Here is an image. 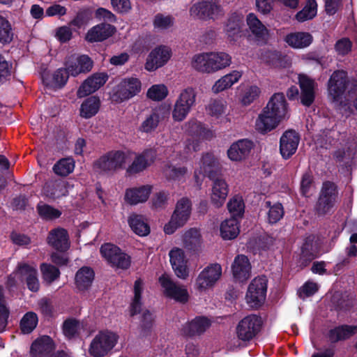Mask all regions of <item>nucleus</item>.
Instances as JSON below:
<instances>
[{
  "mask_svg": "<svg viewBox=\"0 0 357 357\" xmlns=\"http://www.w3.org/2000/svg\"><path fill=\"white\" fill-rule=\"evenodd\" d=\"M64 65L71 73V76L77 77L79 74L89 73L93 68V61L86 54L77 57L72 55L66 59Z\"/></svg>",
  "mask_w": 357,
  "mask_h": 357,
  "instance_id": "17",
  "label": "nucleus"
},
{
  "mask_svg": "<svg viewBox=\"0 0 357 357\" xmlns=\"http://www.w3.org/2000/svg\"><path fill=\"white\" fill-rule=\"evenodd\" d=\"M40 271L43 280L48 284H51L56 280L61 275L59 269L50 264H41Z\"/></svg>",
  "mask_w": 357,
  "mask_h": 357,
  "instance_id": "56",
  "label": "nucleus"
},
{
  "mask_svg": "<svg viewBox=\"0 0 357 357\" xmlns=\"http://www.w3.org/2000/svg\"><path fill=\"white\" fill-rule=\"evenodd\" d=\"M319 257V249L315 241V236L312 234L306 236L301 248L298 259L299 266L304 268L317 257Z\"/></svg>",
  "mask_w": 357,
  "mask_h": 357,
  "instance_id": "19",
  "label": "nucleus"
},
{
  "mask_svg": "<svg viewBox=\"0 0 357 357\" xmlns=\"http://www.w3.org/2000/svg\"><path fill=\"white\" fill-rule=\"evenodd\" d=\"M55 349L52 339L44 335L33 342L30 348V353L35 357H45L50 355Z\"/></svg>",
  "mask_w": 357,
  "mask_h": 357,
  "instance_id": "33",
  "label": "nucleus"
},
{
  "mask_svg": "<svg viewBox=\"0 0 357 357\" xmlns=\"http://www.w3.org/2000/svg\"><path fill=\"white\" fill-rule=\"evenodd\" d=\"M338 202L337 185L333 181H324L314 205V211L319 216L332 214L335 211Z\"/></svg>",
  "mask_w": 357,
  "mask_h": 357,
  "instance_id": "5",
  "label": "nucleus"
},
{
  "mask_svg": "<svg viewBox=\"0 0 357 357\" xmlns=\"http://www.w3.org/2000/svg\"><path fill=\"white\" fill-rule=\"evenodd\" d=\"M231 271L235 281L246 282L251 273V264L248 257L244 255L236 256L231 265Z\"/></svg>",
  "mask_w": 357,
  "mask_h": 357,
  "instance_id": "23",
  "label": "nucleus"
},
{
  "mask_svg": "<svg viewBox=\"0 0 357 357\" xmlns=\"http://www.w3.org/2000/svg\"><path fill=\"white\" fill-rule=\"evenodd\" d=\"M128 222L133 232L139 236H145L150 233V227L141 215H131L128 218Z\"/></svg>",
  "mask_w": 357,
  "mask_h": 357,
  "instance_id": "42",
  "label": "nucleus"
},
{
  "mask_svg": "<svg viewBox=\"0 0 357 357\" xmlns=\"http://www.w3.org/2000/svg\"><path fill=\"white\" fill-rule=\"evenodd\" d=\"M264 57L267 63L275 68H285L288 64L287 56L278 51L266 52Z\"/></svg>",
  "mask_w": 357,
  "mask_h": 357,
  "instance_id": "52",
  "label": "nucleus"
},
{
  "mask_svg": "<svg viewBox=\"0 0 357 357\" xmlns=\"http://www.w3.org/2000/svg\"><path fill=\"white\" fill-rule=\"evenodd\" d=\"M14 37V31L9 20L0 15V44H10Z\"/></svg>",
  "mask_w": 357,
  "mask_h": 357,
  "instance_id": "50",
  "label": "nucleus"
},
{
  "mask_svg": "<svg viewBox=\"0 0 357 357\" xmlns=\"http://www.w3.org/2000/svg\"><path fill=\"white\" fill-rule=\"evenodd\" d=\"M142 282L137 279L134 283V298L130 305V314L134 317L140 314L142 307V294L143 291Z\"/></svg>",
  "mask_w": 357,
  "mask_h": 357,
  "instance_id": "45",
  "label": "nucleus"
},
{
  "mask_svg": "<svg viewBox=\"0 0 357 357\" xmlns=\"http://www.w3.org/2000/svg\"><path fill=\"white\" fill-rule=\"evenodd\" d=\"M196 96L195 90L192 87L182 91L172 111V118L175 121H182L185 119L195 103Z\"/></svg>",
  "mask_w": 357,
  "mask_h": 357,
  "instance_id": "9",
  "label": "nucleus"
},
{
  "mask_svg": "<svg viewBox=\"0 0 357 357\" xmlns=\"http://www.w3.org/2000/svg\"><path fill=\"white\" fill-rule=\"evenodd\" d=\"M95 272L89 266H84L78 269L75 275V285L81 292L88 291L94 280Z\"/></svg>",
  "mask_w": 357,
  "mask_h": 357,
  "instance_id": "31",
  "label": "nucleus"
},
{
  "mask_svg": "<svg viewBox=\"0 0 357 357\" xmlns=\"http://www.w3.org/2000/svg\"><path fill=\"white\" fill-rule=\"evenodd\" d=\"M227 208L231 213V218H242L245 212V204L242 197L235 195L227 204Z\"/></svg>",
  "mask_w": 357,
  "mask_h": 357,
  "instance_id": "53",
  "label": "nucleus"
},
{
  "mask_svg": "<svg viewBox=\"0 0 357 357\" xmlns=\"http://www.w3.org/2000/svg\"><path fill=\"white\" fill-rule=\"evenodd\" d=\"M117 339L114 333L111 332H100L92 340L89 353L93 357H103L113 349Z\"/></svg>",
  "mask_w": 357,
  "mask_h": 357,
  "instance_id": "12",
  "label": "nucleus"
},
{
  "mask_svg": "<svg viewBox=\"0 0 357 357\" xmlns=\"http://www.w3.org/2000/svg\"><path fill=\"white\" fill-rule=\"evenodd\" d=\"M156 159V151L153 149H145L137 155L132 163L127 167L126 173L128 175H135L142 172L151 166Z\"/></svg>",
  "mask_w": 357,
  "mask_h": 357,
  "instance_id": "16",
  "label": "nucleus"
},
{
  "mask_svg": "<svg viewBox=\"0 0 357 357\" xmlns=\"http://www.w3.org/2000/svg\"><path fill=\"white\" fill-rule=\"evenodd\" d=\"M91 17V12L88 8H82L78 10L76 16L71 20L70 25L81 28L86 24Z\"/></svg>",
  "mask_w": 357,
  "mask_h": 357,
  "instance_id": "62",
  "label": "nucleus"
},
{
  "mask_svg": "<svg viewBox=\"0 0 357 357\" xmlns=\"http://www.w3.org/2000/svg\"><path fill=\"white\" fill-rule=\"evenodd\" d=\"M211 325V320L204 316H198L188 322L183 328V334L188 337L200 335Z\"/></svg>",
  "mask_w": 357,
  "mask_h": 357,
  "instance_id": "32",
  "label": "nucleus"
},
{
  "mask_svg": "<svg viewBox=\"0 0 357 357\" xmlns=\"http://www.w3.org/2000/svg\"><path fill=\"white\" fill-rule=\"evenodd\" d=\"M187 172L185 167H176L172 165H167L164 169V174L167 180L176 181L183 177Z\"/></svg>",
  "mask_w": 357,
  "mask_h": 357,
  "instance_id": "63",
  "label": "nucleus"
},
{
  "mask_svg": "<svg viewBox=\"0 0 357 357\" xmlns=\"http://www.w3.org/2000/svg\"><path fill=\"white\" fill-rule=\"evenodd\" d=\"M188 133L201 139H210L213 137L212 132L204 124L197 121L191 120L188 124Z\"/></svg>",
  "mask_w": 357,
  "mask_h": 357,
  "instance_id": "43",
  "label": "nucleus"
},
{
  "mask_svg": "<svg viewBox=\"0 0 357 357\" xmlns=\"http://www.w3.org/2000/svg\"><path fill=\"white\" fill-rule=\"evenodd\" d=\"M159 283L164 289V295L177 302L185 303L188 301L189 294L183 286L176 284L170 276L166 273L162 274L158 278Z\"/></svg>",
  "mask_w": 357,
  "mask_h": 357,
  "instance_id": "13",
  "label": "nucleus"
},
{
  "mask_svg": "<svg viewBox=\"0 0 357 357\" xmlns=\"http://www.w3.org/2000/svg\"><path fill=\"white\" fill-rule=\"evenodd\" d=\"M222 275V267L218 264H213L206 267L196 279V287L202 291L212 287Z\"/></svg>",
  "mask_w": 357,
  "mask_h": 357,
  "instance_id": "18",
  "label": "nucleus"
},
{
  "mask_svg": "<svg viewBox=\"0 0 357 357\" xmlns=\"http://www.w3.org/2000/svg\"><path fill=\"white\" fill-rule=\"evenodd\" d=\"M314 185V178L311 171L305 172L301 176L300 193L303 197H309L311 189Z\"/></svg>",
  "mask_w": 357,
  "mask_h": 357,
  "instance_id": "59",
  "label": "nucleus"
},
{
  "mask_svg": "<svg viewBox=\"0 0 357 357\" xmlns=\"http://www.w3.org/2000/svg\"><path fill=\"white\" fill-rule=\"evenodd\" d=\"M63 333L66 337L70 340L79 333V321L75 318L66 319L62 324Z\"/></svg>",
  "mask_w": 357,
  "mask_h": 357,
  "instance_id": "57",
  "label": "nucleus"
},
{
  "mask_svg": "<svg viewBox=\"0 0 357 357\" xmlns=\"http://www.w3.org/2000/svg\"><path fill=\"white\" fill-rule=\"evenodd\" d=\"M201 168L208 178H215L220 173L218 161L213 154L210 153H206L202 155Z\"/></svg>",
  "mask_w": 357,
  "mask_h": 357,
  "instance_id": "38",
  "label": "nucleus"
},
{
  "mask_svg": "<svg viewBox=\"0 0 357 357\" xmlns=\"http://www.w3.org/2000/svg\"><path fill=\"white\" fill-rule=\"evenodd\" d=\"M168 95V89L164 84H155L151 86L148 91L147 97L155 101L164 100Z\"/></svg>",
  "mask_w": 357,
  "mask_h": 357,
  "instance_id": "60",
  "label": "nucleus"
},
{
  "mask_svg": "<svg viewBox=\"0 0 357 357\" xmlns=\"http://www.w3.org/2000/svg\"><path fill=\"white\" fill-rule=\"evenodd\" d=\"M152 191V186L144 185L139 187L128 188L125 192L124 199L130 205H136L147 201Z\"/></svg>",
  "mask_w": 357,
  "mask_h": 357,
  "instance_id": "29",
  "label": "nucleus"
},
{
  "mask_svg": "<svg viewBox=\"0 0 357 357\" xmlns=\"http://www.w3.org/2000/svg\"><path fill=\"white\" fill-rule=\"evenodd\" d=\"M38 317L36 313L32 311L26 312L20 321V328L22 334H30L36 328Z\"/></svg>",
  "mask_w": 357,
  "mask_h": 357,
  "instance_id": "48",
  "label": "nucleus"
},
{
  "mask_svg": "<svg viewBox=\"0 0 357 357\" xmlns=\"http://www.w3.org/2000/svg\"><path fill=\"white\" fill-rule=\"evenodd\" d=\"M327 91L332 102H341L345 95L351 96L357 93V78L349 77L344 70H336L328 80Z\"/></svg>",
  "mask_w": 357,
  "mask_h": 357,
  "instance_id": "2",
  "label": "nucleus"
},
{
  "mask_svg": "<svg viewBox=\"0 0 357 357\" xmlns=\"http://www.w3.org/2000/svg\"><path fill=\"white\" fill-rule=\"evenodd\" d=\"M254 146V142L250 139H239L230 146L227 151V155L233 161L245 160L250 155Z\"/></svg>",
  "mask_w": 357,
  "mask_h": 357,
  "instance_id": "24",
  "label": "nucleus"
},
{
  "mask_svg": "<svg viewBox=\"0 0 357 357\" xmlns=\"http://www.w3.org/2000/svg\"><path fill=\"white\" fill-rule=\"evenodd\" d=\"M139 316V328L140 334L143 336L150 335L155 324V315L149 310H141Z\"/></svg>",
  "mask_w": 357,
  "mask_h": 357,
  "instance_id": "39",
  "label": "nucleus"
},
{
  "mask_svg": "<svg viewBox=\"0 0 357 357\" xmlns=\"http://www.w3.org/2000/svg\"><path fill=\"white\" fill-rule=\"evenodd\" d=\"M116 32V28L107 22H101L88 30L85 39L93 43L102 42L112 37Z\"/></svg>",
  "mask_w": 357,
  "mask_h": 357,
  "instance_id": "22",
  "label": "nucleus"
},
{
  "mask_svg": "<svg viewBox=\"0 0 357 357\" xmlns=\"http://www.w3.org/2000/svg\"><path fill=\"white\" fill-rule=\"evenodd\" d=\"M127 155L122 150H112L93 162V171L99 175L108 176L125 167Z\"/></svg>",
  "mask_w": 357,
  "mask_h": 357,
  "instance_id": "4",
  "label": "nucleus"
},
{
  "mask_svg": "<svg viewBox=\"0 0 357 357\" xmlns=\"http://www.w3.org/2000/svg\"><path fill=\"white\" fill-rule=\"evenodd\" d=\"M268 280L262 275L255 278L249 284L246 294L248 303L255 308L261 307L266 297Z\"/></svg>",
  "mask_w": 357,
  "mask_h": 357,
  "instance_id": "10",
  "label": "nucleus"
},
{
  "mask_svg": "<svg viewBox=\"0 0 357 357\" xmlns=\"http://www.w3.org/2000/svg\"><path fill=\"white\" fill-rule=\"evenodd\" d=\"M266 204L269 207L267 213V220L270 224L277 223L284 215V208L282 204L277 203L271 206V202H266Z\"/></svg>",
  "mask_w": 357,
  "mask_h": 357,
  "instance_id": "58",
  "label": "nucleus"
},
{
  "mask_svg": "<svg viewBox=\"0 0 357 357\" xmlns=\"http://www.w3.org/2000/svg\"><path fill=\"white\" fill-rule=\"evenodd\" d=\"M169 261L176 275L181 279H185L188 276L187 260L184 251L178 248H174L170 250Z\"/></svg>",
  "mask_w": 357,
  "mask_h": 357,
  "instance_id": "25",
  "label": "nucleus"
},
{
  "mask_svg": "<svg viewBox=\"0 0 357 357\" xmlns=\"http://www.w3.org/2000/svg\"><path fill=\"white\" fill-rule=\"evenodd\" d=\"M300 141V136L294 130L285 131L280 139V152L282 158H290L296 151Z\"/></svg>",
  "mask_w": 357,
  "mask_h": 357,
  "instance_id": "21",
  "label": "nucleus"
},
{
  "mask_svg": "<svg viewBox=\"0 0 357 357\" xmlns=\"http://www.w3.org/2000/svg\"><path fill=\"white\" fill-rule=\"evenodd\" d=\"M231 61V57L227 53L208 52L195 55L192 66L199 72L211 73L225 68Z\"/></svg>",
  "mask_w": 357,
  "mask_h": 357,
  "instance_id": "3",
  "label": "nucleus"
},
{
  "mask_svg": "<svg viewBox=\"0 0 357 357\" xmlns=\"http://www.w3.org/2000/svg\"><path fill=\"white\" fill-rule=\"evenodd\" d=\"M248 26L257 39H263L268 32L266 27L254 13H249L246 18Z\"/></svg>",
  "mask_w": 357,
  "mask_h": 357,
  "instance_id": "46",
  "label": "nucleus"
},
{
  "mask_svg": "<svg viewBox=\"0 0 357 357\" xmlns=\"http://www.w3.org/2000/svg\"><path fill=\"white\" fill-rule=\"evenodd\" d=\"M243 16L236 12L231 13L224 24V32L230 41H236L241 36Z\"/></svg>",
  "mask_w": 357,
  "mask_h": 357,
  "instance_id": "26",
  "label": "nucleus"
},
{
  "mask_svg": "<svg viewBox=\"0 0 357 357\" xmlns=\"http://www.w3.org/2000/svg\"><path fill=\"white\" fill-rule=\"evenodd\" d=\"M10 310L6 305L4 288L0 285V332L3 331L8 323Z\"/></svg>",
  "mask_w": 357,
  "mask_h": 357,
  "instance_id": "55",
  "label": "nucleus"
},
{
  "mask_svg": "<svg viewBox=\"0 0 357 357\" xmlns=\"http://www.w3.org/2000/svg\"><path fill=\"white\" fill-rule=\"evenodd\" d=\"M352 48V42L348 38H342L335 44V50L339 55L345 56L348 54Z\"/></svg>",
  "mask_w": 357,
  "mask_h": 357,
  "instance_id": "64",
  "label": "nucleus"
},
{
  "mask_svg": "<svg viewBox=\"0 0 357 357\" xmlns=\"http://www.w3.org/2000/svg\"><path fill=\"white\" fill-rule=\"evenodd\" d=\"M142 88L140 80L135 77L123 79L116 87L113 100L118 102L128 100L137 95Z\"/></svg>",
  "mask_w": 357,
  "mask_h": 357,
  "instance_id": "14",
  "label": "nucleus"
},
{
  "mask_svg": "<svg viewBox=\"0 0 357 357\" xmlns=\"http://www.w3.org/2000/svg\"><path fill=\"white\" fill-rule=\"evenodd\" d=\"M317 3L316 0H307L303 8L298 12L295 16L299 22L312 20L317 15Z\"/></svg>",
  "mask_w": 357,
  "mask_h": 357,
  "instance_id": "51",
  "label": "nucleus"
},
{
  "mask_svg": "<svg viewBox=\"0 0 357 357\" xmlns=\"http://www.w3.org/2000/svg\"><path fill=\"white\" fill-rule=\"evenodd\" d=\"M191 207V201L187 197H183L177 202L170 220L164 227L166 234H172L177 229L184 226L190 216Z\"/></svg>",
  "mask_w": 357,
  "mask_h": 357,
  "instance_id": "7",
  "label": "nucleus"
},
{
  "mask_svg": "<svg viewBox=\"0 0 357 357\" xmlns=\"http://www.w3.org/2000/svg\"><path fill=\"white\" fill-rule=\"evenodd\" d=\"M71 73L68 68H61L57 69L53 74V82L55 87L63 88L67 83Z\"/></svg>",
  "mask_w": 357,
  "mask_h": 357,
  "instance_id": "61",
  "label": "nucleus"
},
{
  "mask_svg": "<svg viewBox=\"0 0 357 357\" xmlns=\"http://www.w3.org/2000/svg\"><path fill=\"white\" fill-rule=\"evenodd\" d=\"M44 191L45 195L52 199L66 196L68 193L66 183L61 180L47 183L44 186Z\"/></svg>",
  "mask_w": 357,
  "mask_h": 357,
  "instance_id": "40",
  "label": "nucleus"
},
{
  "mask_svg": "<svg viewBox=\"0 0 357 357\" xmlns=\"http://www.w3.org/2000/svg\"><path fill=\"white\" fill-rule=\"evenodd\" d=\"M17 269L21 275L26 277L27 288L32 292H37L40 289L37 270L27 263L18 264Z\"/></svg>",
  "mask_w": 357,
  "mask_h": 357,
  "instance_id": "36",
  "label": "nucleus"
},
{
  "mask_svg": "<svg viewBox=\"0 0 357 357\" xmlns=\"http://www.w3.org/2000/svg\"><path fill=\"white\" fill-rule=\"evenodd\" d=\"M299 86L301 104L305 107L311 106L315 99L314 81L307 75H300Z\"/></svg>",
  "mask_w": 357,
  "mask_h": 357,
  "instance_id": "30",
  "label": "nucleus"
},
{
  "mask_svg": "<svg viewBox=\"0 0 357 357\" xmlns=\"http://www.w3.org/2000/svg\"><path fill=\"white\" fill-rule=\"evenodd\" d=\"M170 107L161 105L153 108L151 112L147 115L139 126V130L145 133H151L155 130L160 121L169 117Z\"/></svg>",
  "mask_w": 357,
  "mask_h": 357,
  "instance_id": "15",
  "label": "nucleus"
},
{
  "mask_svg": "<svg viewBox=\"0 0 357 357\" xmlns=\"http://www.w3.org/2000/svg\"><path fill=\"white\" fill-rule=\"evenodd\" d=\"M100 105L99 97L91 96L86 98L80 105L79 116L86 119L92 118L98 112Z\"/></svg>",
  "mask_w": 357,
  "mask_h": 357,
  "instance_id": "37",
  "label": "nucleus"
},
{
  "mask_svg": "<svg viewBox=\"0 0 357 357\" xmlns=\"http://www.w3.org/2000/svg\"><path fill=\"white\" fill-rule=\"evenodd\" d=\"M357 332V326L342 324L328 331L327 337L331 343L334 344L349 339Z\"/></svg>",
  "mask_w": 357,
  "mask_h": 357,
  "instance_id": "34",
  "label": "nucleus"
},
{
  "mask_svg": "<svg viewBox=\"0 0 357 357\" xmlns=\"http://www.w3.org/2000/svg\"><path fill=\"white\" fill-rule=\"evenodd\" d=\"M36 210L38 215L46 221L58 219L62 214L61 211L47 204H43L41 202L37 204Z\"/></svg>",
  "mask_w": 357,
  "mask_h": 357,
  "instance_id": "49",
  "label": "nucleus"
},
{
  "mask_svg": "<svg viewBox=\"0 0 357 357\" xmlns=\"http://www.w3.org/2000/svg\"><path fill=\"white\" fill-rule=\"evenodd\" d=\"M261 326L260 317L255 314L248 315L236 326L237 337L242 341H250L259 333Z\"/></svg>",
  "mask_w": 357,
  "mask_h": 357,
  "instance_id": "11",
  "label": "nucleus"
},
{
  "mask_svg": "<svg viewBox=\"0 0 357 357\" xmlns=\"http://www.w3.org/2000/svg\"><path fill=\"white\" fill-rule=\"evenodd\" d=\"M241 77V74L238 71L234 70L231 73L227 74L216 81L212 87V90L215 93H220L231 87L239 80Z\"/></svg>",
  "mask_w": 357,
  "mask_h": 357,
  "instance_id": "44",
  "label": "nucleus"
},
{
  "mask_svg": "<svg viewBox=\"0 0 357 357\" xmlns=\"http://www.w3.org/2000/svg\"><path fill=\"white\" fill-rule=\"evenodd\" d=\"M171 50L166 46L154 48L148 55L145 63V69L154 71L165 65L171 57Z\"/></svg>",
  "mask_w": 357,
  "mask_h": 357,
  "instance_id": "20",
  "label": "nucleus"
},
{
  "mask_svg": "<svg viewBox=\"0 0 357 357\" xmlns=\"http://www.w3.org/2000/svg\"><path fill=\"white\" fill-rule=\"evenodd\" d=\"M287 112V103L282 93L273 94L256 120L255 127L266 134L278 127Z\"/></svg>",
  "mask_w": 357,
  "mask_h": 357,
  "instance_id": "1",
  "label": "nucleus"
},
{
  "mask_svg": "<svg viewBox=\"0 0 357 357\" xmlns=\"http://www.w3.org/2000/svg\"><path fill=\"white\" fill-rule=\"evenodd\" d=\"M47 243L59 252L67 251L70 247L67 230L60 227L51 230L47 236Z\"/></svg>",
  "mask_w": 357,
  "mask_h": 357,
  "instance_id": "28",
  "label": "nucleus"
},
{
  "mask_svg": "<svg viewBox=\"0 0 357 357\" xmlns=\"http://www.w3.org/2000/svg\"><path fill=\"white\" fill-rule=\"evenodd\" d=\"M220 236L224 240H232L239 234L238 221L236 218L225 220L220 225Z\"/></svg>",
  "mask_w": 357,
  "mask_h": 357,
  "instance_id": "41",
  "label": "nucleus"
},
{
  "mask_svg": "<svg viewBox=\"0 0 357 357\" xmlns=\"http://www.w3.org/2000/svg\"><path fill=\"white\" fill-rule=\"evenodd\" d=\"M213 181L212 193L211 201L216 208L221 207L226 201L229 192V188L225 180L216 176L215 178H209Z\"/></svg>",
  "mask_w": 357,
  "mask_h": 357,
  "instance_id": "27",
  "label": "nucleus"
},
{
  "mask_svg": "<svg viewBox=\"0 0 357 357\" xmlns=\"http://www.w3.org/2000/svg\"><path fill=\"white\" fill-rule=\"evenodd\" d=\"M100 253L112 268L128 270L131 266V257L116 245L105 243L100 248Z\"/></svg>",
  "mask_w": 357,
  "mask_h": 357,
  "instance_id": "6",
  "label": "nucleus"
},
{
  "mask_svg": "<svg viewBox=\"0 0 357 357\" xmlns=\"http://www.w3.org/2000/svg\"><path fill=\"white\" fill-rule=\"evenodd\" d=\"M183 247L192 252H197L201 243L200 234L196 229H190L183 235Z\"/></svg>",
  "mask_w": 357,
  "mask_h": 357,
  "instance_id": "47",
  "label": "nucleus"
},
{
  "mask_svg": "<svg viewBox=\"0 0 357 357\" xmlns=\"http://www.w3.org/2000/svg\"><path fill=\"white\" fill-rule=\"evenodd\" d=\"M191 16L202 20H216L224 14L219 0H201L190 8Z\"/></svg>",
  "mask_w": 357,
  "mask_h": 357,
  "instance_id": "8",
  "label": "nucleus"
},
{
  "mask_svg": "<svg viewBox=\"0 0 357 357\" xmlns=\"http://www.w3.org/2000/svg\"><path fill=\"white\" fill-rule=\"evenodd\" d=\"M284 40L294 49H304L312 43L313 37L308 32L296 31L287 34Z\"/></svg>",
  "mask_w": 357,
  "mask_h": 357,
  "instance_id": "35",
  "label": "nucleus"
},
{
  "mask_svg": "<svg viewBox=\"0 0 357 357\" xmlns=\"http://www.w3.org/2000/svg\"><path fill=\"white\" fill-rule=\"evenodd\" d=\"M75 168V160L72 158L60 159L53 167L54 172L61 176H67Z\"/></svg>",
  "mask_w": 357,
  "mask_h": 357,
  "instance_id": "54",
  "label": "nucleus"
}]
</instances>
